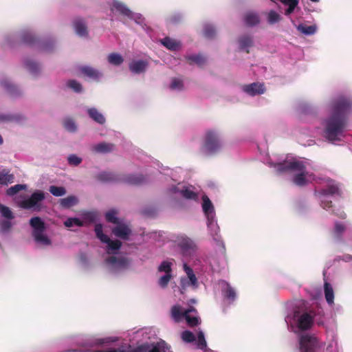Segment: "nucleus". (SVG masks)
Masks as SVG:
<instances>
[{"label":"nucleus","instance_id":"33","mask_svg":"<svg viewBox=\"0 0 352 352\" xmlns=\"http://www.w3.org/2000/svg\"><path fill=\"white\" fill-rule=\"evenodd\" d=\"M183 20V17L179 13L170 14L166 19V21L170 25H177L180 23Z\"/></svg>","mask_w":352,"mask_h":352},{"label":"nucleus","instance_id":"38","mask_svg":"<svg viewBox=\"0 0 352 352\" xmlns=\"http://www.w3.org/2000/svg\"><path fill=\"white\" fill-rule=\"evenodd\" d=\"M104 243L107 244L109 250H111L113 253H114L116 251L119 250L122 246V242L120 241H113L111 240L109 238L107 242H104Z\"/></svg>","mask_w":352,"mask_h":352},{"label":"nucleus","instance_id":"39","mask_svg":"<svg viewBox=\"0 0 352 352\" xmlns=\"http://www.w3.org/2000/svg\"><path fill=\"white\" fill-rule=\"evenodd\" d=\"M204 36L208 38H213L216 34V30L211 25H206L204 27Z\"/></svg>","mask_w":352,"mask_h":352},{"label":"nucleus","instance_id":"13","mask_svg":"<svg viewBox=\"0 0 352 352\" xmlns=\"http://www.w3.org/2000/svg\"><path fill=\"white\" fill-rule=\"evenodd\" d=\"M243 90L250 96H254L263 94L265 92V87L264 85L262 83L253 82L250 85H244Z\"/></svg>","mask_w":352,"mask_h":352},{"label":"nucleus","instance_id":"42","mask_svg":"<svg viewBox=\"0 0 352 352\" xmlns=\"http://www.w3.org/2000/svg\"><path fill=\"white\" fill-rule=\"evenodd\" d=\"M0 212L1 215L7 219H13L14 216L11 210L3 204H0Z\"/></svg>","mask_w":352,"mask_h":352},{"label":"nucleus","instance_id":"16","mask_svg":"<svg viewBox=\"0 0 352 352\" xmlns=\"http://www.w3.org/2000/svg\"><path fill=\"white\" fill-rule=\"evenodd\" d=\"M219 283L222 287V294L223 296L230 301L233 302L236 297V294L234 288L226 280H220Z\"/></svg>","mask_w":352,"mask_h":352},{"label":"nucleus","instance_id":"37","mask_svg":"<svg viewBox=\"0 0 352 352\" xmlns=\"http://www.w3.org/2000/svg\"><path fill=\"white\" fill-rule=\"evenodd\" d=\"M281 19L280 15L274 10H270L267 14V22L270 25L279 22Z\"/></svg>","mask_w":352,"mask_h":352},{"label":"nucleus","instance_id":"3","mask_svg":"<svg viewBox=\"0 0 352 352\" xmlns=\"http://www.w3.org/2000/svg\"><path fill=\"white\" fill-rule=\"evenodd\" d=\"M202 204L201 207L204 215L207 219V226L209 229L210 235L213 239L217 242L221 241V236L219 235V227L215 221V210L214 206L209 199V197L203 195L201 197Z\"/></svg>","mask_w":352,"mask_h":352},{"label":"nucleus","instance_id":"19","mask_svg":"<svg viewBox=\"0 0 352 352\" xmlns=\"http://www.w3.org/2000/svg\"><path fill=\"white\" fill-rule=\"evenodd\" d=\"M115 145L111 143L101 142L93 147V151L98 153H107L113 151Z\"/></svg>","mask_w":352,"mask_h":352},{"label":"nucleus","instance_id":"36","mask_svg":"<svg viewBox=\"0 0 352 352\" xmlns=\"http://www.w3.org/2000/svg\"><path fill=\"white\" fill-rule=\"evenodd\" d=\"M49 191L55 197H61L66 194V190L63 186H51Z\"/></svg>","mask_w":352,"mask_h":352},{"label":"nucleus","instance_id":"14","mask_svg":"<svg viewBox=\"0 0 352 352\" xmlns=\"http://www.w3.org/2000/svg\"><path fill=\"white\" fill-rule=\"evenodd\" d=\"M109 264L112 265L116 269H125L131 263V261L126 257H116L114 256H110L107 259Z\"/></svg>","mask_w":352,"mask_h":352},{"label":"nucleus","instance_id":"60","mask_svg":"<svg viewBox=\"0 0 352 352\" xmlns=\"http://www.w3.org/2000/svg\"><path fill=\"white\" fill-rule=\"evenodd\" d=\"M187 61L189 64H198V55H192L186 57Z\"/></svg>","mask_w":352,"mask_h":352},{"label":"nucleus","instance_id":"5","mask_svg":"<svg viewBox=\"0 0 352 352\" xmlns=\"http://www.w3.org/2000/svg\"><path fill=\"white\" fill-rule=\"evenodd\" d=\"M30 225L33 229L32 236L34 241L43 245H50L52 242L44 233L46 226L44 221L39 217H34L30 220Z\"/></svg>","mask_w":352,"mask_h":352},{"label":"nucleus","instance_id":"22","mask_svg":"<svg viewBox=\"0 0 352 352\" xmlns=\"http://www.w3.org/2000/svg\"><path fill=\"white\" fill-rule=\"evenodd\" d=\"M88 115L89 117L93 119L95 122L98 124H103L105 123V118L104 116L100 113L97 109L96 108H89L87 110Z\"/></svg>","mask_w":352,"mask_h":352},{"label":"nucleus","instance_id":"30","mask_svg":"<svg viewBox=\"0 0 352 352\" xmlns=\"http://www.w3.org/2000/svg\"><path fill=\"white\" fill-rule=\"evenodd\" d=\"M170 346L164 342H159L155 344L151 349H148V352H168Z\"/></svg>","mask_w":352,"mask_h":352},{"label":"nucleus","instance_id":"44","mask_svg":"<svg viewBox=\"0 0 352 352\" xmlns=\"http://www.w3.org/2000/svg\"><path fill=\"white\" fill-rule=\"evenodd\" d=\"M67 85L70 89H73L76 93H80L82 90L81 84L76 80H68Z\"/></svg>","mask_w":352,"mask_h":352},{"label":"nucleus","instance_id":"15","mask_svg":"<svg viewBox=\"0 0 352 352\" xmlns=\"http://www.w3.org/2000/svg\"><path fill=\"white\" fill-rule=\"evenodd\" d=\"M73 25L76 33L81 37H87L88 36L87 26L81 18H76L73 21Z\"/></svg>","mask_w":352,"mask_h":352},{"label":"nucleus","instance_id":"58","mask_svg":"<svg viewBox=\"0 0 352 352\" xmlns=\"http://www.w3.org/2000/svg\"><path fill=\"white\" fill-rule=\"evenodd\" d=\"M345 229L344 226L340 223H336L335 225V232L338 234H342Z\"/></svg>","mask_w":352,"mask_h":352},{"label":"nucleus","instance_id":"10","mask_svg":"<svg viewBox=\"0 0 352 352\" xmlns=\"http://www.w3.org/2000/svg\"><path fill=\"white\" fill-rule=\"evenodd\" d=\"M318 340L315 337L304 335L300 338V352H316Z\"/></svg>","mask_w":352,"mask_h":352},{"label":"nucleus","instance_id":"24","mask_svg":"<svg viewBox=\"0 0 352 352\" xmlns=\"http://www.w3.org/2000/svg\"><path fill=\"white\" fill-rule=\"evenodd\" d=\"M146 66V62L144 60H138L134 61L129 65V69L135 74H140L145 71Z\"/></svg>","mask_w":352,"mask_h":352},{"label":"nucleus","instance_id":"11","mask_svg":"<svg viewBox=\"0 0 352 352\" xmlns=\"http://www.w3.org/2000/svg\"><path fill=\"white\" fill-rule=\"evenodd\" d=\"M111 10H116L119 12L120 14L126 16L130 19H133L136 23H139L140 22L138 21L140 19V16H135L127 7L125 4L119 2L114 1L112 5Z\"/></svg>","mask_w":352,"mask_h":352},{"label":"nucleus","instance_id":"55","mask_svg":"<svg viewBox=\"0 0 352 352\" xmlns=\"http://www.w3.org/2000/svg\"><path fill=\"white\" fill-rule=\"evenodd\" d=\"M68 163L70 165L78 166L82 162V159L76 155H70L68 158Z\"/></svg>","mask_w":352,"mask_h":352},{"label":"nucleus","instance_id":"8","mask_svg":"<svg viewBox=\"0 0 352 352\" xmlns=\"http://www.w3.org/2000/svg\"><path fill=\"white\" fill-rule=\"evenodd\" d=\"M45 193L43 191L36 190L28 199L21 201L20 206L24 209H34L36 211H40L41 202L45 199Z\"/></svg>","mask_w":352,"mask_h":352},{"label":"nucleus","instance_id":"63","mask_svg":"<svg viewBox=\"0 0 352 352\" xmlns=\"http://www.w3.org/2000/svg\"><path fill=\"white\" fill-rule=\"evenodd\" d=\"M296 7H293V5L288 6V8L285 10V14L289 15L292 13Z\"/></svg>","mask_w":352,"mask_h":352},{"label":"nucleus","instance_id":"52","mask_svg":"<svg viewBox=\"0 0 352 352\" xmlns=\"http://www.w3.org/2000/svg\"><path fill=\"white\" fill-rule=\"evenodd\" d=\"M10 219L2 220L0 221V231L1 232L6 233L8 232L11 227L12 223L10 221Z\"/></svg>","mask_w":352,"mask_h":352},{"label":"nucleus","instance_id":"54","mask_svg":"<svg viewBox=\"0 0 352 352\" xmlns=\"http://www.w3.org/2000/svg\"><path fill=\"white\" fill-rule=\"evenodd\" d=\"M171 278V274H166L165 275L162 276L158 281L159 285L163 288L166 287L168 285Z\"/></svg>","mask_w":352,"mask_h":352},{"label":"nucleus","instance_id":"32","mask_svg":"<svg viewBox=\"0 0 352 352\" xmlns=\"http://www.w3.org/2000/svg\"><path fill=\"white\" fill-rule=\"evenodd\" d=\"M94 231L96 232V235L98 239L100 240L101 242L104 243L109 240V237L107 235L104 234L102 232V226L100 223H97L95 226Z\"/></svg>","mask_w":352,"mask_h":352},{"label":"nucleus","instance_id":"50","mask_svg":"<svg viewBox=\"0 0 352 352\" xmlns=\"http://www.w3.org/2000/svg\"><path fill=\"white\" fill-rule=\"evenodd\" d=\"M158 271L160 272H165L166 274H171V263L168 261H163L158 267Z\"/></svg>","mask_w":352,"mask_h":352},{"label":"nucleus","instance_id":"12","mask_svg":"<svg viewBox=\"0 0 352 352\" xmlns=\"http://www.w3.org/2000/svg\"><path fill=\"white\" fill-rule=\"evenodd\" d=\"M112 233L122 240H129L132 230L128 225L120 222L112 229Z\"/></svg>","mask_w":352,"mask_h":352},{"label":"nucleus","instance_id":"28","mask_svg":"<svg viewBox=\"0 0 352 352\" xmlns=\"http://www.w3.org/2000/svg\"><path fill=\"white\" fill-rule=\"evenodd\" d=\"M107 60L110 64L116 66H119L124 62L123 57L118 53L109 54Z\"/></svg>","mask_w":352,"mask_h":352},{"label":"nucleus","instance_id":"23","mask_svg":"<svg viewBox=\"0 0 352 352\" xmlns=\"http://www.w3.org/2000/svg\"><path fill=\"white\" fill-rule=\"evenodd\" d=\"M14 176L10 173L9 170L3 169L0 172V184L8 185L14 182Z\"/></svg>","mask_w":352,"mask_h":352},{"label":"nucleus","instance_id":"34","mask_svg":"<svg viewBox=\"0 0 352 352\" xmlns=\"http://www.w3.org/2000/svg\"><path fill=\"white\" fill-rule=\"evenodd\" d=\"M78 202V200L74 196H69L66 198H63L60 199V205L63 208H69L72 206H74Z\"/></svg>","mask_w":352,"mask_h":352},{"label":"nucleus","instance_id":"35","mask_svg":"<svg viewBox=\"0 0 352 352\" xmlns=\"http://www.w3.org/2000/svg\"><path fill=\"white\" fill-rule=\"evenodd\" d=\"M1 85L6 90L11 94H16L18 93L17 87L12 84L8 80L6 79L1 82Z\"/></svg>","mask_w":352,"mask_h":352},{"label":"nucleus","instance_id":"2","mask_svg":"<svg viewBox=\"0 0 352 352\" xmlns=\"http://www.w3.org/2000/svg\"><path fill=\"white\" fill-rule=\"evenodd\" d=\"M98 179L104 182L123 183L128 185L140 186L148 182V179L142 175H118L111 172H103L97 175Z\"/></svg>","mask_w":352,"mask_h":352},{"label":"nucleus","instance_id":"25","mask_svg":"<svg viewBox=\"0 0 352 352\" xmlns=\"http://www.w3.org/2000/svg\"><path fill=\"white\" fill-rule=\"evenodd\" d=\"M177 243L184 252H186L192 248V241L186 237H178Z\"/></svg>","mask_w":352,"mask_h":352},{"label":"nucleus","instance_id":"43","mask_svg":"<svg viewBox=\"0 0 352 352\" xmlns=\"http://www.w3.org/2000/svg\"><path fill=\"white\" fill-rule=\"evenodd\" d=\"M63 126L66 130L70 132L76 131V125L74 121L71 118H66L63 121Z\"/></svg>","mask_w":352,"mask_h":352},{"label":"nucleus","instance_id":"41","mask_svg":"<svg viewBox=\"0 0 352 352\" xmlns=\"http://www.w3.org/2000/svg\"><path fill=\"white\" fill-rule=\"evenodd\" d=\"M117 211L115 210H111L105 214L106 219L108 222L118 224L120 223L119 219L116 217Z\"/></svg>","mask_w":352,"mask_h":352},{"label":"nucleus","instance_id":"27","mask_svg":"<svg viewBox=\"0 0 352 352\" xmlns=\"http://www.w3.org/2000/svg\"><path fill=\"white\" fill-rule=\"evenodd\" d=\"M321 195H340V190L338 186L336 185H329L327 188L322 189L320 192Z\"/></svg>","mask_w":352,"mask_h":352},{"label":"nucleus","instance_id":"20","mask_svg":"<svg viewBox=\"0 0 352 352\" xmlns=\"http://www.w3.org/2000/svg\"><path fill=\"white\" fill-rule=\"evenodd\" d=\"M239 43L241 50H245L246 53H250L249 48L253 46V40L252 36L243 35L239 38Z\"/></svg>","mask_w":352,"mask_h":352},{"label":"nucleus","instance_id":"1","mask_svg":"<svg viewBox=\"0 0 352 352\" xmlns=\"http://www.w3.org/2000/svg\"><path fill=\"white\" fill-rule=\"evenodd\" d=\"M352 109V102L346 98H338L333 104L332 116L326 122L325 136L329 141L339 140L346 124V114Z\"/></svg>","mask_w":352,"mask_h":352},{"label":"nucleus","instance_id":"59","mask_svg":"<svg viewBox=\"0 0 352 352\" xmlns=\"http://www.w3.org/2000/svg\"><path fill=\"white\" fill-rule=\"evenodd\" d=\"M321 206L324 209H328L332 207V201L327 199L321 200Z\"/></svg>","mask_w":352,"mask_h":352},{"label":"nucleus","instance_id":"61","mask_svg":"<svg viewBox=\"0 0 352 352\" xmlns=\"http://www.w3.org/2000/svg\"><path fill=\"white\" fill-rule=\"evenodd\" d=\"M280 1L288 6L293 5V7H296L298 3V0H280Z\"/></svg>","mask_w":352,"mask_h":352},{"label":"nucleus","instance_id":"40","mask_svg":"<svg viewBox=\"0 0 352 352\" xmlns=\"http://www.w3.org/2000/svg\"><path fill=\"white\" fill-rule=\"evenodd\" d=\"M184 270L189 278L190 283L195 285L197 282V278L194 274L192 270L186 263L184 264Z\"/></svg>","mask_w":352,"mask_h":352},{"label":"nucleus","instance_id":"21","mask_svg":"<svg viewBox=\"0 0 352 352\" xmlns=\"http://www.w3.org/2000/svg\"><path fill=\"white\" fill-rule=\"evenodd\" d=\"M244 21L248 26L252 27L259 23L260 19L256 13L249 12L244 15Z\"/></svg>","mask_w":352,"mask_h":352},{"label":"nucleus","instance_id":"56","mask_svg":"<svg viewBox=\"0 0 352 352\" xmlns=\"http://www.w3.org/2000/svg\"><path fill=\"white\" fill-rule=\"evenodd\" d=\"M149 348L150 346L148 344H144L138 346L133 349L128 350L126 352H148Z\"/></svg>","mask_w":352,"mask_h":352},{"label":"nucleus","instance_id":"51","mask_svg":"<svg viewBox=\"0 0 352 352\" xmlns=\"http://www.w3.org/2000/svg\"><path fill=\"white\" fill-rule=\"evenodd\" d=\"M25 66L27 69L33 74H36L39 70L38 64L32 60H27L25 62Z\"/></svg>","mask_w":352,"mask_h":352},{"label":"nucleus","instance_id":"26","mask_svg":"<svg viewBox=\"0 0 352 352\" xmlns=\"http://www.w3.org/2000/svg\"><path fill=\"white\" fill-rule=\"evenodd\" d=\"M21 39L23 43L27 45H32L36 41V38L30 31L28 30L21 32Z\"/></svg>","mask_w":352,"mask_h":352},{"label":"nucleus","instance_id":"53","mask_svg":"<svg viewBox=\"0 0 352 352\" xmlns=\"http://www.w3.org/2000/svg\"><path fill=\"white\" fill-rule=\"evenodd\" d=\"M180 194L182 197L189 199H195L197 197V194L188 188L182 190Z\"/></svg>","mask_w":352,"mask_h":352},{"label":"nucleus","instance_id":"45","mask_svg":"<svg viewBox=\"0 0 352 352\" xmlns=\"http://www.w3.org/2000/svg\"><path fill=\"white\" fill-rule=\"evenodd\" d=\"M170 88L173 90H182L184 88V82L183 80L177 78H173L171 80Z\"/></svg>","mask_w":352,"mask_h":352},{"label":"nucleus","instance_id":"18","mask_svg":"<svg viewBox=\"0 0 352 352\" xmlns=\"http://www.w3.org/2000/svg\"><path fill=\"white\" fill-rule=\"evenodd\" d=\"M160 43L170 51H177L182 45L179 41L175 40L169 36H166L161 39Z\"/></svg>","mask_w":352,"mask_h":352},{"label":"nucleus","instance_id":"6","mask_svg":"<svg viewBox=\"0 0 352 352\" xmlns=\"http://www.w3.org/2000/svg\"><path fill=\"white\" fill-rule=\"evenodd\" d=\"M192 311H196L195 308L183 310L179 305H176L171 308V317L175 322H179L185 319L188 326L195 327L198 324V318L190 316V314Z\"/></svg>","mask_w":352,"mask_h":352},{"label":"nucleus","instance_id":"57","mask_svg":"<svg viewBox=\"0 0 352 352\" xmlns=\"http://www.w3.org/2000/svg\"><path fill=\"white\" fill-rule=\"evenodd\" d=\"M21 120V117L19 116H12V115H0V120H16L19 121Z\"/></svg>","mask_w":352,"mask_h":352},{"label":"nucleus","instance_id":"46","mask_svg":"<svg viewBox=\"0 0 352 352\" xmlns=\"http://www.w3.org/2000/svg\"><path fill=\"white\" fill-rule=\"evenodd\" d=\"M26 186L23 184H16L7 190V195L13 196L18 193L21 190L25 189Z\"/></svg>","mask_w":352,"mask_h":352},{"label":"nucleus","instance_id":"62","mask_svg":"<svg viewBox=\"0 0 352 352\" xmlns=\"http://www.w3.org/2000/svg\"><path fill=\"white\" fill-rule=\"evenodd\" d=\"M116 340L115 339H110V338H105V339H101V340H98V344H103V343H107V342H115Z\"/></svg>","mask_w":352,"mask_h":352},{"label":"nucleus","instance_id":"9","mask_svg":"<svg viewBox=\"0 0 352 352\" xmlns=\"http://www.w3.org/2000/svg\"><path fill=\"white\" fill-rule=\"evenodd\" d=\"M315 314L312 311L304 312L299 315L298 311H295L294 317L297 318V327L301 331H306L311 328L314 324Z\"/></svg>","mask_w":352,"mask_h":352},{"label":"nucleus","instance_id":"17","mask_svg":"<svg viewBox=\"0 0 352 352\" xmlns=\"http://www.w3.org/2000/svg\"><path fill=\"white\" fill-rule=\"evenodd\" d=\"M80 72L85 76L89 77L94 80H98L102 76V73L98 70L89 67L83 66L80 68Z\"/></svg>","mask_w":352,"mask_h":352},{"label":"nucleus","instance_id":"48","mask_svg":"<svg viewBox=\"0 0 352 352\" xmlns=\"http://www.w3.org/2000/svg\"><path fill=\"white\" fill-rule=\"evenodd\" d=\"M182 339L187 343L192 342L195 340V336L190 331H184L182 333Z\"/></svg>","mask_w":352,"mask_h":352},{"label":"nucleus","instance_id":"7","mask_svg":"<svg viewBox=\"0 0 352 352\" xmlns=\"http://www.w3.org/2000/svg\"><path fill=\"white\" fill-rule=\"evenodd\" d=\"M223 146V142L221 141L219 135L214 131H208L206 134L204 151L207 155H213L219 151Z\"/></svg>","mask_w":352,"mask_h":352},{"label":"nucleus","instance_id":"47","mask_svg":"<svg viewBox=\"0 0 352 352\" xmlns=\"http://www.w3.org/2000/svg\"><path fill=\"white\" fill-rule=\"evenodd\" d=\"M64 225L68 228L72 227L74 226H82L83 222L78 218H69L64 222Z\"/></svg>","mask_w":352,"mask_h":352},{"label":"nucleus","instance_id":"29","mask_svg":"<svg viewBox=\"0 0 352 352\" xmlns=\"http://www.w3.org/2000/svg\"><path fill=\"white\" fill-rule=\"evenodd\" d=\"M324 287L326 300L329 304H332L334 300V293L333 288L329 283H325Z\"/></svg>","mask_w":352,"mask_h":352},{"label":"nucleus","instance_id":"4","mask_svg":"<svg viewBox=\"0 0 352 352\" xmlns=\"http://www.w3.org/2000/svg\"><path fill=\"white\" fill-rule=\"evenodd\" d=\"M276 167L277 170L280 173L286 171H300V173L294 176L293 182L298 186H304L307 185V180L306 177L307 175V173L305 171V166L302 162H285L284 163L278 164Z\"/></svg>","mask_w":352,"mask_h":352},{"label":"nucleus","instance_id":"31","mask_svg":"<svg viewBox=\"0 0 352 352\" xmlns=\"http://www.w3.org/2000/svg\"><path fill=\"white\" fill-rule=\"evenodd\" d=\"M297 30L305 35H312L316 32V27L315 25L300 24L297 27Z\"/></svg>","mask_w":352,"mask_h":352},{"label":"nucleus","instance_id":"49","mask_svg":"<svg viewBox=\"0 0 352 352\" xmlns=\"http://www.w3.org/2000/svg\"><path fill=\"white\" fill-rule=\"evenodd\" d=\"M199 350H202L204 352L210 351V349L207 346L204 334L201 331H199Z\"/></svg>","mask_w":352,"mask_h":352},{"label":"nucleus","instance_id":"64","mask_svg":"<svg viewBox=\"0 0 352 352\" xmlns=\"http://www.w3.org/2000/svg\"><path fill=\"white\" fill-rule=\"evenodd\" d=\"M87 217L91 221H95V215L94 214H88L87 215Z\"/></svg>","mask_w":352,"mask_h":352}]
</instances>
